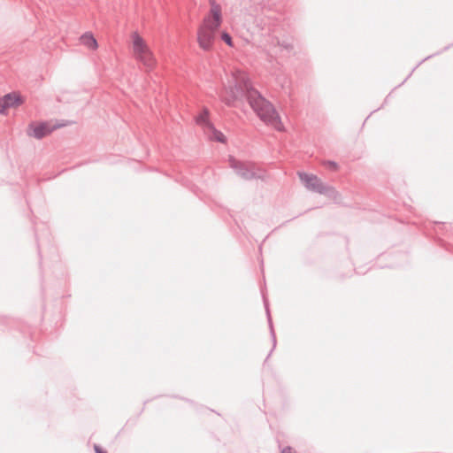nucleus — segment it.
<instances>
[{"instance_id":"f257e3e1","label":"nucleus","mask_w":453,"mask_h":453,"mask_svg":"<svg viewBox=\"0 0 453 453\" xmlns=\"http://www.w3.org/2000/svg\"><path fill=\"white\" fill-rule=\"evenodd\" d=\"M244 96L252 110L265 124L277 131L283 130V124L273 104L252 88L247 73L235 69L227 78L219 96L227 106H234Z\"/></svg>"},{"instance_id":"f03ea898","label":"nucleus","mask_w":453,"mask_h":453,"mask_svg":"<svg viewBox=\"0 0 453 453\" xmlns=\"http://www.w3.org/2000/svg\"><path fill=\"white\" fill-rule=\"evenodd\" d=\"M221 24V6L215 1H211L210 11L204 16L203 22L197 29V42L202 50L210 51L213 49L217 33Z\"/></svg>"},{"instance_id":"7ed1b4c3","label":"nucleus","mask_w":453,"mask_h":453,"mask_svg":"<svg viewBox=\"0 0 453 453\" xmlns=\"http://www.w3.org/2000/svg\"><path fill=\"white\" fill-rule=\"evenodd\" d=\"M131 48L134 60L142 65L147 72H150L156 67L157 59L152 50L137 32L131 35Z\"/></svg>"},{"instance_id":"20e7f679","label":"nucleus","mask_w":453,"mask_h":453,"mask_svg":"<svg viewBox=\"0 0 453 453\" xmlns=\"http://www.w3.org/2000/svg\"><path fill=\"white\" fill-rule=\"evenodd\" d=\"M230 166L244 180L262 178L263 174L254 163L241 162L234 157L229 159Z\"/></svg>"},{"instance_id":"39448f33","label":"nucleus","mask_w":453,"mask_h":453,"mask_svg":"<svg viewBox=\"0 0 453 453\" xmlns=\"http://www.w3.org/2000/svg\"><path fill=\"white\" fill-rule=\"evenodd\" d=\"M298 176L305 188L311 191L326 194L329 190L317 175L299 172Z\"/></svg>"},{"instance_id":"423d86ee","label":"nucleus","mask_w":453,"mask_h":453,"mask_svg":"<svg viewBox=\"0 0 453 453\" xmlns=\"http://www.w3.org/2000/svg\"><path fill=\"white\" fill-rule=\"evenodd\" d=\"M22 104L21 96L17 93H10L0 98V113H5L8 108L16 107Z\"/></svg>"},{"instance_id":"0eeeda50","label":"nucleus","mask_w":453,"mask_h":453,"mask_svg":"<svg viewBox=\"0 0 453 453\" xmlns=\"http://www.w3.org/2000/svg\"><path fill=\"white\" fill-rule=\"evenodd\" d=\"M57 127H50L48 123L42 122L37 126L31 124L28 128V134L36 139H42L50 134Z\"/></svg>"},{"instance_id":"6e6552de","label":"nucleus","mask_w":453,"mask_h":453,"mask_svg":"<svg viewBox=\"0 0 453 453\" xmlns=\"http://www.w3.org/2000/svg\"><path fill=\"white\" fill-rule=\"evenodd\" d=\"M81 43L88 50H96L98 48V43L94 35L87 32L80 37Z\"/></svg>"},{"instance_id":"1a4fd4ad","label":"nucleus","mask_w":453,"mask_h":453,"mask_svg":"<svg viewBox=\"0 0 453 453\" xmlns=\"http://www.w3.org/2000/svg\"><path fill=\"white\" fill-rule=\"evenodd\" d=\"M196 122L203 129V132H205L209 127H211L212 124L209 119V111L207 109H203L202 112L196 118Z\"/></svg>"},{"instance_id":"9d476101","label":"nucleus","mask_w":453,"mask_h":453,"mask_svg":"<svg viewBox=\"0 0 453 453\" xmlns=\"http://www.w3.org/2000/svg\"><path fill=\"white\" fill-rule=\"evenodd\" d=\"M204 133L210 140H215L223 143L226 142L225 135L220 131L217 130L213 125L209 127Z\"/></svg>"},{"instance_id":"9b49d317","label":"nucleus","mask_w":453,"mask_h":453,"mask_svg":"<svg viewBox=\"0 0 453 453\" xmlns=\"http://www.w3.org/2000/svg\"><path fill=\"white\" fill-rule=\"evenodd\" d=\"M221 39L222 41H224L229 47H234V43H233V40H232V37L231 35L226 33V32H223L221 34Z\"/></svg>"},{"instance_id":"f8f14e48","label":"nucleus","mask_w":453,"mask_h":453,"mask_svg":"<svg viewBox=\"0 0 453 453\" xmlns=\"http://www.w3.org/2000/svg\"><path fill=\"white\" fill-rule=\"evenodd\" d=\"M325 165L330 168L331 170H334L335 171L337 169V164L335 162H333V161H327V162H325Z\"/></svg>"},{"instance_id":"ddd939ff","label":"nucleus","mask_w":453,"mask_h":453,"mask_svg":"<svg viewBox=\"0 0 453 453\" xmlns=\"http://www.w3.org/2000/svg\"><path fill=\"white\" fill-rule=\"evenodd\" d=\"M281 453H296L292 450V448L290 447H286L284 448L282 450H281Z\"/></svg>"},{"instance_id":"4468645a","label":"nucleus","mask_w":453,"mask_h":453,"mask_svg":"<svg viewBox=\"0 0 453 453\" xmlns=\"http://www.w3.org/2000/svg\"><path fill=\"white\" fill-rule=\"evenodd\" d=\"M95 450L96 453H107L104 451L99 446H95Z\"/></svg>"}]
</instances>
